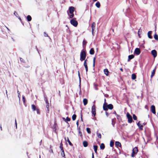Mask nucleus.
<instances>
[{
  "mask_svg": "<svg viewBox=\"0 0 158 158\" xmlns=\"http://www.w3.org/2000/svg\"><path fill=\"white\" fill-rule=\"evenodd\" d=\"M75 10V8L73 6H70L69 8L67 11V13L70 18H72L74 16L73 12Z\"/></svg>",
  "mask_w": 158,
  "mask_h": 158,
  "instance_id": "f257e3e1",
  "label": "nucleus"
},
{
  "mask_svg": "<svg viewBox=\"0 0 158 158\" xmlns=\"http://www.w3.org/2000/svg\"><path fill=\"white\" fill-rule=\"evenodd\" d=\"M108 108L110 110H112L113 108V106L111 104H109L107 105L106 102H105L103 105V109L105 110H107Z\"/></svg>",
  "mask_w": 158,
  "mask_h": 158,
  "instance_id": "f03ea898",
  "label": "nucleus"
},
{
  "mask_svg": "<svg viewBox=\"0 0 158 158\" xmlns=\"http://www.w3.org/2000/svg\"><path fill=\"white\" fill-rule=\"evenodd\" d=\"M86 52L85 50H82L80 53V60L81 61H82L84 60L86 58Z\"/></svg>",
  "mask_w": 158,
  "mask_h": 158,
  "instance_id": "7ed1b4c3",
  "label": "nucleus"
},
{
  "mask_svg": "<svg viewBox=\"0 0 158 158\" xmlns=\"http://www.w3.org/2000/svg\"><path fill=\"white\" fill-rule=\"evenodd\" d=\"M138 152V148L137 147L134 148L132 150V152L131 155L132 157H134L135 154H136Z\"/></svg>",
  "mask_w": 158,
  "mask_h": 158,
  "instance_id": "20e7f679",
  "label": "nucleus"
},
{
  "mask_svg": "<svg viewBox=\"0 0 158 158\" xmlns=\"http://www.w3.org/2000/svg\"><path fill=\"white\" fill-rule=\"evenodd\" d=\"M127 116L128 118V123H131L132 121V118L131 116L128 113L127 114Z\"/></svg>",
  "mask_w": 158,
  "mask_h": 158,
  "instance_id": "39448f33",
  "label": "nucleus"
},
{
  "mask_svg": "<svg viewBox=\"0 0 158 158\" xmlns=\"http://www.w3.org/2000/svg\"><path fill=\"white\" fill-rule=\"evenodd\" d=\"M96 107L94 105H93L92 107L91 112L92 114L95 116L96 114Z\"/></svg>",
  "mask_w": 158,
  "mask_h": 158,
  "instance_id": "423d86ee",
  "label": "nucleus"
},
{
  "mask_svg": "<svg viewBox=\"0 0 158 158\" xmlns=\"http://www.w3.org/2000/svg\"><path fill=\"white\" fill-rule=\"evenodd\" d=\"M70 23L72 25L75 27H76L78 24L77 22L74 19L71 20L70 21Z\"/></svg>",
  "mask_w": 158,
  "mask_h": 158,
  "instance_id": "0eeeda50",
  "label": "nucleus"
},
{
  "mask_svg": "<svg viewBox=\"0 0 158 158\" xmlns=\"http://www.w3.org/2000/svg\"><path fill=\"white\" fill-rule=\"evenodd\" d=\"M151 53L153 56L154 58H155L157 56V53L155 50H152Z\"/></svg>",
  "mask_w": 158,
  "mask_h": 158,
  "instance_id": "6e6552de",
  "label": "nucleus"
},
{
  "mask_svg": "<svg viewBox=\"0 0 158 158\" xmlns=\"http://www.w3.org/2000/svg\"><path fill=\"white\" fill-rule=\"evenodd\" d=\"M87 59L85 60L84 62V65L86 71V72H87V71H88V66H87Z\"/></svg>",
  "mask_w": 158,
  "mask_h": 158,
  "instance_id": "1a4fd4ad",
  "label": "nucleus"
},
{
  "mask_svg": "<svg viewBox=\"0 0 158 158\" xmlns=\"http://www.w3.org/2000/svg\"><path fill=\"white\" fill-rule=\"evenodd\" d=\"M152 31H149L147 34L148 36V38L150 39H152Z\"/></svg>",
  "mask_w": 158,
  "mask_h": 158,
  "instance_id": "9d476101",
  "label": "nucleus"
},
{
  "mask_svg": "<svg viewBox=\"0 0 158 158\" xmlns=\"http://www.w3.org/2000/svg\"><path fill=\"white\" fill-rule=\"evenodd\" d=\"M135 53L137 55H139L140 53V51L139 48H136L135 51Z\"/></svg>",
  "mask_w": 158,
  "mask_h": 158,
  "instance_id": "9b49d317",
  "label": "nucleus"
},
{
  "mask_svg": "<svg viewBox=\"0 0 158 158\" xmlns=\"http://www.w3.org/2000/svg\"><path fill=\"white\" fill-rule=\"evenodd\" d=\"M151 111L154 114H155L156 111H155V107L153 105H152L151 106Z\"/></svg>",
  "mask_w": 158,
  "mask_h": 158,
  "instance_id": "f8f14e48",
  "label": "nucleus"
},
{
  "mask_svg": "<svg viewBox=\"0 0 158 158\" xmlns=\"http://www.w3.org/2000/svg\"><path fill=\"white\" fill-rule=\"evenodd\" d=\"M95 27V23L93 22L92 24V33L93 34L94 31V30Z\"/></svg>",
  "mask_w": 158,
  "mask_h": 158,
  "instance_id": "ddd939ff",
  "label": "nucleus"
},
{
  "mask_svg": "<svg viewBox=\"0 0 158 158\" xmlns=\"http://www.w3.org/2000/svg\"><path fill=\"white\" fill-rule=\"evenodd\" d=\"M137 125L140 129H141V130L143 129V125H142L141 124H140V123L139 122L138 123Z\"/></svg>",
  "mask_w": 158,
  "mask_h": 158,
  "instance_id": "4468645a",
  "label": "nucleus"
},
{
  "mask_svg": "<svg viewBox=\"0 0 158 158\" xmlns=\"http://www.w3.org/2000/svg\"><path fill=\"white\" fill-rule=\"evenodd\" d=\"M104 73L107 76H108L109 75V72L108 70L107 69H104Z\"/></svg>",
  "mask_w": 158,
  "mask_h": 158,
  "instance_id": "2eb2a0df",
  "label": "nucleus"
},
{
  "mask_svg": "<svg viewBox=\"0 0 158 158\" xmlns=\"http://www.w3.org/2000/svg\"><path fill=\"white\" fill-rule=\"evenodd\" d=\"M134 57V56L133 55H130L128 56V61H129L131 59H132Z\"/></svg>",
  "mask_w": 158,
  "mask_h": 158,
  "instance_id": "dca6fc26",
  "label": "nucleus"
},
{
  "mask_svg": "<svg viewBox=\"0 0 158 158\" xmlns=\"http://www.w3.org/2000/svg\"><path fill=\"white\" fill-rule=\"evenodd\" d=\"M83 146L85 147H87L88 145V142L85 141H84L83 142Z\"/></svg>",
  "mask_w": 158,
  "mask_h": 158,
  "instance_id": "f3484780",
  "label": "nucleus"
},
{
  "mask_svg": "<svg viewBox=\"0 0 158 158\" xmlns=\"http://www.w3.org/2000/svg\"><path fill=\"white\" fill-rule=\"evenodd\" d=\"M83 102L84 105L85 106L87 104L88 102V100L86 98H84L83 100Z\"/></svg>",
  "mask_w": 158,
  "mask_h": 158,
  "instance_id": "a211bd4d",
  "label": "nucleus"
},
{
  "mask_svg": "<svg viewBox=\"0 0 158 158\" xmlns=\"http://www.w3.org/2000/svg\"><path fill=\"white\" fill-rule=\"evenodd\" d=\"M94 49L93 48H92L90 49L89 53L91 55H93L94 54Z\"/></svg>",
  "mask_w": 158,
  "mask_h": 158,
  "instance_id": "6ab92c4d",
  "label": "nucleus"
},
{
  "mask_svg": "<svg viewBox=\"0 0 158 158\" xmlns=\"http://www.w3.org/2000/svg\"><path fill=\"white\" fill-rule=\"evenodd\" d=\"M142 33V30L140 28L139 29L138 31V35L139 37H140V35Z\"/></svg>",
  "mask_w": 158,
  "mask_h": 158,
  "instance_id": "aec40b11",
  "label": "nucleus"
},
{
  "mask_svg": "<svg viewBox=\"0 0 158 158\" xmlns=\"http://www.w3.org/2000/svg\"><path fill=\"white\" fill-rule=\"evenodd\" d=\"M45 102H46V107L47 108L48 110L49 106V103H48V102L47 100H46L45 101Z\"/></svg>",
  "mask_w": 158,
  "mask_h": 158,
  "instance_id": "412c9836",
  "label": "nucleus"
},
{
  "mask_svg": "<svg viewBox=\"0 0 158 158\" xmlns=\"http://www.w3.org/2000/svg\"><path fill=\"white\" fill-rule=\"evenodd\" d=\"M96 6L98 8H99L100 6V3L99 2H97L96 4H95Z\"/></svg>",
  "mask_w": 158,
  "mask_h": 158,
  "instance_id": "4be33fe9",
  "label": "nucleus"
},
{
  "mask_svg": "<svg viewBox=\"0 0 158 158\" xmlns=\"http://www.w3.org/2000/svg\"><path fill=\"white\" fill-rule=\"evenodd\" d=\"M132 79L134 80L136 78V76L135 74H132L131 75Z\"/></svg>",
  "mask_w": 158,
  "mask_h": 158,
  "instance_id": "5701e85b",
  "label": "nucleus"
},
{
  "mask_svg": "<svg viewBox=\"0 0 158 158\" xmlns=\"http://www.w3.org/2000/svg\"><path fill=\"white\" fill-rule=\"evenodd\" d=\"M31 108L33 111H35L36 110V107L34 105H31Z\"/></svg>",
  "mask_w": 158,
  "mask_h": 158,
  "instance_id": "b1692460",
  "label": "nucleus"
},
{
  "mask_svg": "<svg viewBox=\"0 0 158 158\" xmlns=\"http://www.w3.org/2000/svg\"><path fill=\"white\" fill-rule=\"evenodd\" d=\"M27 19L28 21H30L31 19V17L30 15H28L27 17Z\"/></svg>",
  "mask_w": 158,
  "mask_h": 158,
  "instance_id": "393cba45",
  "label": "nucleus"
},
{
  "mask_svg": "<svg viewBox=\"0 0 158 158\" xmlns=\"http://www.w3.org/2000/svg\"><path fill=\"white\" fill-rule=\"evenodd\" d=\"M100 148L102 149H103L105 148V145L104 144L102 143L101 144L100 146Z\"/></svg>",
  "mask_w": 158,
  "mask_h": 158,
  "instance_id": "a878e982",
  "label": "nucleus"
},
{
  "mask_svg": "<svg viewBox=\"0 0 158 158\" xmlns=\"http://www.w3.org/2000/svg\"><path fill=\"white\" fill-rule=\"evenodd\" d=\"M94 151L96 153H97V150L98 149V146L96 145H94Z\"/></svg>",
  "mask_w": 158,
  "mask_h": 158,
  "instance_id": "bb28decb",
  "label": "nucleus"
},
{
  "mask_svg": "<svg viewBox=\"0 0 158 158\" xmlns=\"http://www.w3.org/2000/svg\"><path fill=\"white\" fill-rule=\"evenodd\" d=\"M154 37L155 40H158V36L155 33V34L154 35Z\"/></svg>",
  "mask_w": 158,
  "mask_h": 158,
  "instance_id": "cd10ccee",
  "label": "nucleus"
},
{
  "mask_svg": "<svg viewBox=\"0 0 158 158\" xmlns=\"http://www.w3.org/2000/svg\"><path fill=\"white\" fill-rule=\"evenodd\" d=\"M76 118V115L75 114H73L72 117V118L73 120H75Z\"/></svg>",
  "mask_w": 158,
  "mask_h": 158,
  "instance_id": "c85d7f7f",
  "label": "nucleus"
},
{
  "mask_svg": "<svg viewBox=\"0 0 158 158\" xmlns=\"http://www.w3.org/2000/svg\"><path fill=\"white\" fill-rule=\"evenodd\" d=\"M155 69H154L152 71V72L151 75V77H152L154 76V75L155 74Z\"/></svg>",
  "mask_w": 158,
  "mask_h": 158,
  "instance_id": "c756f323",
  "label": "nucleus"
},
{
  "mask_svg": "<svg viewBox=\"0 0 158 158\" xmlns=\"http://www.w3.org/2000/svg\"><path fill=\"white\" fill-rule=\"evenodd\" d=\"M115 144L118 146H120L121 145L120 143L118 142H115Z\"/></svg>",
  "mask_w": 158,
  "mask_h": 158,
  "instance_id": "7c9ffc66",
  "label": "nucleus"
},
{
  "mask_svg": "<svg viewBox=\"0 0 158 158\" xmlns=\"http://www.w3.org/2000/svg\"><path fill=\"white\" fill-rule=\"evenodd\" d=\"M117 116V119L118 120H121V117L120 116L118 115V114H116Z\"/></svg>",
  "mask_w": 158,
  "mask_h": 158,
  "instance_id": "2f4dec72",
  "label": "nucleus"
},
{
  "mask_svg": "<svg viewBox=\"0 0 158 158\" xmlns=\"http://www.w3.org/2000/svg\"><path fill=\"white\" fill-rule=\"evenodd\" d=\"M86 131H87V132L89 133V134H90L91 133V131H90V129L89 128H86Z\"/></svg>",
  "mask_w": 158,
  "mask_h": 158,
  "instance_id": "473e14b6",
  "label": "nucleus"
},
{
  "mask_svg": "<svg viewBox=\"0 0 158 158\" xmlns=\"http://www.w3.org/2000/svg\"><path fill=\"white\" fill-rule=\"evenodd\" d=\"M62 151V152L61 153V155L63 157H64L65 156V154H64V150H63V151Z\"/></svg>",
  "mask_w": 158,
  "mask_h": 158,
  "instance_id": "72a5a7b5",
  "label": "nucleus"
},
{
  "mask_svg": "<svg viewBox=\"0 0 158 158\" xmlns=\"http://www.w3.org/2000/svg\"><path fill=\"white\" fill-rule=\"evenodd\" d=\"M133 118L134 120H137V117L136 116V115L135 114H133Z\"/></svg>",
  "mask_w": 158,
  "mask_h": 158,
  "instance_id": "f704fd0d",
  "label": "nucleus"
},
{
  "mask_svg": "<svg viewBox=\"0 0 158 158\" xmlns=\"http://www.w3.org/2000/svg\"><path fill=\"white\" fill-rule=\"evenodd\" d=\"M114 142L111 141L110 143V145L111 147H112L114 146Z\"/></svg>",
  "mask_w": 158,
  "mask_h": 158,
  "instance_id": "c9c22d12",
  "label": "nucleus"
},
{
  "mask_svg": "<svg viewBox=\"0 0 158 158\" xmlns=\"http://www.w3.org/2000/svg\"><path fill=\"white\" fill-rule=\"evenodd\" d=\"M96 58L95 57H94L93 59V66L94 67L95 65V62Z\"/></svg>",
  "mask_w": 158,
  "mask_h": 158,
  "instance_id": "e433bc0d",
  "label": "nucleus"
},
{
  "mask_svg": "<svg viewBox=\"0 0 158 158\" xmlns=\"http://www.w3.org/2000/svg\"><path fill=\"white\" fill-rule=\"evenodd\" d=\"M97 135L98 136V137L100 138H101V134L100 133H97Z\"/></svg>",
  "mask_w": 158,
  "mask_h": 158,
  "instance_id": "4c0bfd02",
  "label": "nucleus"
},
{
  "mask_svg": "<svg viewBox=\"0 0 158 158\" xmlns=\"http://www.w3.org/2000/svg\"><path fill=\"white\" fill-rule=\"evenodd\" d=\"M67 141L69 143V144L71 146L72 145V143L69 140V139L68 138H67Z\"/></svg>",
  "mask_w": 158,
  "mask_h": 158,
  "instance_id": "58836bf2",
  "label": "nucleus"
},
{
  "mask_svg": "<svg viewBox=\"0 0 158 158\" xmlns=\"http://www.w3.org/2000/svg\"><path fill=\"white\" fill-rule=\"evenodd\" d=\"M60 148L61 149V151H63V148L62 146V143H61L60 146Z\"/></svg>",
  "mask_w": 158,
  "mask_h": 158,
  "instance_id": "ea45409f",
  "label": "nucleus"
},
{
  "mask_svg": "<svg viewBox=\"0 0 158 158\" xmlns=\"http://www.w3.org/2000/svg\"><path fill=\"white\" fill-rule=\"evenodd\" d=\"M70 120V119L68 117H67L66 118V121H69Z\"/></svg>",
  "mask_w": 158,
  "mask_h": 158,
  "instance_id": "a19ab883",
  "label": "nucleus"
},
{
  "mask_svg": "<svg viewBox=\"0 0 158 158\" xmlns=\"http://www.w3.org/2000/svg\"><path fill=\"white\" fill-rule=\"evenodd\" d=\"M78 75L79 77V78L80 81H81V78H80L79 72V71H78Z\"/></svg>",
  "mask_w": 158,
  "mask_h": 158,
  "instance_id": "79ce46f5",
  "label": "nucleus"
},
{
  "mask_svg": "<svg viewBox=\"0 0 158 158\" xmlns=\"http://www.w3.org/2000/svg\"><path fill=\"white\" fill-rule=\"evenodd\" d=\"M36 111H37V113L38 114H39L40 113V111H39V110L38 109H36Z\"/></svg>",
  "mask_w": 158,
  "mask_h": 158,
  "instance_id": "37998d69",
  "label": "nucleus"
},
{
  "mask_svg": "<svg viewBox=\"0 0 158 158\" xmlns=\"http://www.w3.org/2000/svg\"><path fill=\"white\" fill-rule=\"evenodd\" d=\"M14 14L15 16H16V17H18V16H17V15H18V14L16 12H15L14 13Z\"/></svg>",
  "mask_w": 158,
  "mask_h": 158,
  "instance_id": "c03bdc74",
  "label": "nucleus"
},
{
  "mask_svg": "<svg viewBox=\"0 0 158 158\" xmlns=\"http://www.w3.org/2000/svg\"><path fill=\"white\" fill-rule=\"evenodd\" d=\"M115 120V119H112V124H113V123H114V121Z\"/></svg>",
  "mask_w": 158,
  "mask_h": 158,
  "instance_id": "a18cd8bd",
  "label": "nucleus"
},
{
  "mask_svg": "<svg viewBox=\"0 0 158 158\" xmlns=\"http://www.w3.org/2000/svg\"><path fill=\"white\" fill-rule=\"evenodd\" d=\"M15 126H16V127L17 128V122H16V119H15Z\"/></svg>",
  "mask_w": 158,
  "mask_h": 158,
  "instance_id": "49530a36",
  "label": "nucleus"
},
{
  "mask_svg": "<svg viewBox=\"0 0 158 158\" xmlns=\"http://www.w3.org/2000/svg\"><path fill=\"white\" fill-rule=\"evenodd\" d=\"M44 36H48V35L46 34L45 32L44 33Z\"/></svg>",
  "mask_w": 158,
  "mask_h": 158,
  "instance_id": "de8ad7c7",
  "label": "nucleus"
},
{
  "mask_svg": "<svg viewBox=\"0 0 158 158\" xmlns=\"http://www.w3.org/2000/svg\"><path fill=\"white\" fill-rule=\"evenodd\" d=\"M106 115L107 116H108L109 115L108 113L107 112H106Z\"/></svg>",
  "mask_w": 158,
  "mask_h": 158,
  "instance_id": "09e8293b",
  "label": "nucleus"
},
{
  "mask_svg": "<svg viewBox=\"0 0 158 158\" xmlns=\"http://www.w3.org/2000/svg\"><path fill=\"white\" fill-rule=\"evenodd\" d=\"M113 114H115L116 115V114H116V112L115 111L114 112Z\"/></svg>",
  "mask_w": 158,
  "mask_h": 158,
  "instance_id": "8fccbe9b",
  "label": "nucleus"
},
{
  "mask_svg": "<svg viewBox=\"0 0 158 158\" xmlns=\"http://www.w3.org/2000/svg\"><path fill=\"white\" fill-rule=\"evenodd\" d=\"M62 118L63 119V120H64V121H65L66 122V119L65 118Z\"/></svg>",
  "mask_w": 158,
  "mask_h": 158,
  "instance_id": "3c124183",
  "label": "nucleus"
},
{
  "mask_svg": "<svg viewBox=\"0 0 158 158\" xmlns=\"http://www.w3.org/2000/svg\"><path fill=\"white\" fill-rule=\"evenodd\" d=\"M23 102H24V99H25V98H24V97L23 96Z\"/></svg>",
  "mask_w": 158,
  "mask_h": 158,
  "instance_id": "603ef678",
  "label": "nucleus"
},
{
  "mask_svg": "<svg viewBox=\"0 0 158 158\" xmlns=\"http://www.w3.org/2000/svg\"><path fill=\"white\" fill-rule=\"evenodd\" d=\"M77 126H78V121L77 122Z\"/></svg>",
  "mask_w": 158,
  "mask_h": 158,
  "instance_id": "864d4df0",
  "label": "nucleus"
},
{
  "mask_svg": "<svg viewBox=\"0 0 158 158\" xmlns=\"http://www.w3.org/2000/svg\"><path fill=\"white\" fill-rule=\"evenodd\" d=\"M18 17V18L21 21V19L19 17Z\"/></svg>",
  "mask_w": 158,
  "mask_h": 158,
  "instance_id": "5fc2aeb1",
  "label": "nucleus"
},
{
  "mask_svg": "<svg viewBox=\"0 0 158 158\" xmlns=\"http://www.w3.org/2000/svg\"><path fill=\"white\" fill-rule=\"evenodd\" d=\"M92 158H94V154H93H93H92Z\"/></svg>",
  "mask_w": 158,
  "mask_h": 158,
  "instance_id": "6e6d98bb",
  "label": "nucleus"
},
{
  "mask_svg": "<svg viewBox=\"0 0 158 158\" xmlns=\"http://www.w3.org/2000/svg\"><path fill=\"white\" fill-rule=\"evenodd\" d=\"M6 27V28L8 30H9H9H10L9 29V28H8L7 27Z\"/></svg>",
  "mask_w": 158,
  "mask_h": 158,
  "instance_id": "4d7b16f0",
  "label": "nucleus"
},
{
  "mask_svg": "<svg viewBox=\"0 0 158 158\" xmlns=\"http://www.w3.org/2000/svg\"><path fill=\"white\" fill-rule=\"evenodd\" d=\"M120 69V70H121V71H123V69H122V68Z\"/></svg>",
  "mask_w": 158,
  "mask_h": 158,
  "instance_id": "13d9d810",
  "label": "nucleus"
},
{
  "mask_svg": "<svg viewBox=\"0 0 158 158\" xmlns=\"http://www.w3.org/2000/svg\"><path fill=\"white\" fill-rule=\"evenodd\" d=\"M97 0H93V1L94 2H95V1H97Z\"/></svg>",
  "mask_w": 158,
  "mask_h": 158,
  "instance_id": "bf43d9fd",
  "label": "nucleus"
},
{
  "mask_svg": "<svg viewBox=\"0 0 158 158\" xmlns=\"http://www.w3.org/2000/svg\"><path fill=\"white\" fill-rule=\"evenodd\" d=\"M19 95H20V94H19H19H18V97H19Z\"/></svg>",
  "mask_w": 158,
  "mask_h": 158,
  "instance_id": "052dcab7",
  "label": "nucleus"
},
{
  "mask_svg": "<svg viewBox=\"0 0 158 158\" xmlns=\"http://www.w3.org/2000/svg\"><path fill=\"white\" fill-rule=\"evenodd\" d=\"M20 60L21 61V60H22V59L21 58H20Z\"/></svg>",
  "mask_w": 158,
  "mask_h": 158,
  "instance_id": "680f3d73",
  "label": "nucleus"
},
{
  "mask_svg": "<svg viewBox=\"0 0 158 158\" xmlns=\"http://www.w3.org/2000/svg\"><path fill=\"white\" fill-rule=\"evenodd\" d=\"M82 117H81V120H82Z\"/></svg>",
  "mask_w": 158,
  "mask_h": 158,
  "instance_id": "e2e57ef3",
  "label": "nucleus"
},
{
  "mask_svg": "<svg viewBox=\"0 0 158 158\" xmlns=\"http://www.w3.org/2000/svg\"><path fill=\"white\" fill-rule=\"evenodd\" d=\"M51 152H53V151H52H52H51Z\"/></svg>",
  "mask_w": 158,
  "mask_h": 158,
  "instance_id": "0e129e2a",
  "label": "nucleus"
},
{
  "mask_svg": "<svg viewBox=\"0 0 158 158\" xmlns=\"http://www.w3.org/2000/svg\"><path fill=\"white\" fill-rule=\"evenodd\" d=\"M51 152H53V151H52H52H51Z\"/></svg>",
  "mask_w": 158,
  "mask_h": 158,
  "instance_id": "69168bd1",
  "label": "nucleus"
},
{
  "mask_svg": "<svg viewBox=\"0 0 158 158\" xmlns=\"http://www.w3.org/2000/svg\"><path fill=\"white\" fill-rule=\"evenodd\" d=\"M85 42V41H84L83 42V43H84Z\"/></svg>",
  "mask_w": 158,
  "mask_h": 158,
  "instance_id": "338daca9",
  "label": "nucleus"
},
{
  "mask_svg": "<svg viewBox=\"0 0 158 158\" xmlns=\"http://www.w3.org/2000/svg\"><path fill=\"white\" fill-rule=\"evenodd\" d=\"M105 100V101H106V99H105V100Z\"/></svg>",
  "mask_w": 158,
  "mask_h": 158,
  "instance_id": "774afa93",
  "label": "nucleus"
}]
</instances>
